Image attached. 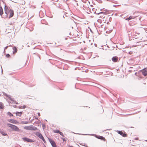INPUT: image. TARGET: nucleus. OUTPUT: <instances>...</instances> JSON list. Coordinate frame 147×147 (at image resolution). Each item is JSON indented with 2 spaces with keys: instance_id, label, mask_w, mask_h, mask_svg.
Returning <instances> with one entry per match:
<instances>
[{
  "instance_id": "obj_1",
  "label": "nucleus",
  "mask_w": 147,
  "mask_h": 147,
  "mask_svg": "<svg viewBox=\"0 0 147 147\" xmlns=\"http://www.w3.org/2000/svg\"><path fill=\"white\" fill-rule=\"evenodd\" d=\"M4 9L5 13L6 15L3 18H7L8 16H9V18L13 16L14 15V12L12 10L8 8L7 6H5Z\"/></svg>"
},
{
  "instance_id": "obj_2",
  "label": "nucleus",
  "mask_w": 147,
  "mask_h": 147,
  "mask_svg": "<svg viewBox=\"0 0 147 147\" xmlns=\"http://www.w3.org/2000/svg\"><path fill=\"white\" fill-rule=\"evenodd\" d=\"M7 126L10 127L12 130L17 132L20 131V129L16 126L10 123L7 124Z\"/></svg>"
},
{
  "instance_id": "obj_3",
  "label": "nucleus",
  "mask_w": 147,
  "mask_h": 147,
  "mask_svg": "<svg viewBox=\"0 0 147 147\" xmlns=\"http://www.w3.org/2000/svg\"><path fill=\"white\" fill-rule=\"evenodd\" d=\"M24 129L27 130H35L37 129V128L35 127H34L32 125H30L28 126H25Z\"/></svg>"
},
{
  "instance_id": "obj_4",
  "label": "nucleus",
  "mask_w": 147,
  "mask_h": 147,
  "mask_svg": "<svg viewBox=\"0 0 147 147\" xmlns=\"http://www.w3.org/2000/svg\"><path fill=\"white\" fill-rule=\"evenodd\" d=\"M35 134L37 136L39 137L40 138L42 139L44 143H46V141L45 140L42 134L38 132H36Z\"/></svg>"
},
{
  "instance_id": "obj_5",
  "label": "nucleus",
  "mask_w": 147,
  "mask_h": 147,
  "mask_svg": "<svg viewBox=\"0 0 147 147\" xmlns=\"http://www.w3.org/2000/svg\"><path fill=\"white\" fill-rule=\"evenodd\" d=\"M22 139L24 142H34V140L26 137L23 138H22Z\"/></svg>"
},
{
  "instance_id": "obj_6",
  "label": "nucleus",
  "mask_w": 147,
  "mask_h": 147,
  "mask_svg": "<svg viewBox=\"0 0 147 147\" xmlns=\"http://www.w3.org/2000/svg\"><path fill=\"white\" fill-rule=\"evenodd\" d=\"M49 142L51 143L53 147H57V145L54 141L50 138H49Z\"/></svg>"
},
{
  "instance_id": "obj_7",
  "label": "nucleus",
  "mask_w": 147,
  "mask_h": 147,
  "mask_svg": "<svg viewBox=\"0 0 147 147\" xmlns=\"http://www.w3.org/2000/svg\"><path fill=\"white\" fill-rule=\"evenodd\" d=\"M8 121L11 123L18 124L19 123V122L16 120L13 119H9Z\"/></svg>"
},
{
  "instance_id": "obj_8",
  "label": "nucleus",
  "mask_w": 147,
  "mask_h": 147,
  "mask_svg": "<svg viewBox=\"0 0 147 147\" xmlns=\"http://www.w3.org/2000/svg\"><path fill=\"white\" fill-rule=\"evenodd\" d=\"M142 74L144 76L147 75V70L146 69H144L140 71Z\"/></svg>"
},
{
  "instance_id": "obj_9",
  "label": "nucleus",
  "mask_w": 147,
  "mask_h": 147,
  "mask_svg": "<svg viewBox=\"0 0 147 147\" xmlns=\"http://www.w3.org/2000/svg\"><path fill=\"white\" fill-rule=\"evenodd\" d=\"M135 74L138 77L140 78H143L142 76V75L140 71L139 72H136L135 73Z\"/></svg>"
},
{
  "instance_id": "obj_10",
  "label": "nucleus",
  "mask_w": 147,
  "mask_h": 147,
  "mask_svg": "<svg viewBox=\"0 0 147 147\" xmlns=\"http://www.w3.org/2000/svg\"><path fill=\"white\" fill-rule=\"evenodd\" d=\"M95 137L98 139H101L104 141H105L106 140L105 138L102 136L95 135Z\"/></svg>"
},
{
  "instance_id": "obj_11",
  "label": "nucleus",
  "mask_w": 147,
  "mask_h": 147,
  "mask_svg": "<svg viewBox=\"0 0 147 147\" xmlns=\"http://www.w3.org/2000/svg\"><path fill=\"white\" fill-rule=\"evenodd\" d=\"M53 132H54L55 133H59L60 134V135H61L63 136V133L60 131L59 130H53Z\"/></svg>"
},
{
  "instance_id": "obj_12",
  "label": "nucleus",
  "mask_w": 147,
  "mask_h": 147,
  "mask_svg": "<svg viewBox=\"0 0 147 147\" xmlns=\"http://www.w3.org/2000/svg\"><path fill=\"white\" fill-rule=\"evenodd\" d=\"M118 59V58L117 56H115L112 58V60L114 62H117Z\"/></svg>"
},
{
  "instance_id": "obj_13",
  "label": "nucleus",
  "mask_w": 147,
  "mask_h": 147,
  "mask_svg": "<svg viewBox=\"0 0 147 147\" xmlns=\"http://www.w3.org/2000/svg\"><path fill=\"white\" fill-rule=\"evenodd\" d=\"M136 17L130 16L129 18H127L125 20H126L129 21L130 20L135 18Z\"/></svg>"
},
{
  "instance_id": "obj_14",
  "label": "nucleus",
  "mask_w": 147,
  "mask_h": 147,
  "mask_svg": "<svg viewBox=\"0 0 147 147\" xmlns=\"http://www.w3.org/2000/svg\"><path fill=\"white\" fill-rule=\"evenodd\" d=\"M3 8L1 6H0V15L1 16H2L3 14Z\"/></svg>"
},
{
  "instance_id": "obj_15",
  "label": "nucleus",
  "mask_w": 147,
  "mask_h": 147,
  "mask_svg": "<svg viewBox=\"0 0 147 147\" xmlns=\"http://www.w3.org/2000/svg\"><path fill=\"white\" fill-rule=\"evenodd\" d=\"M22 112H17L16 113V114L17 116H20L22 115Z\"/></svg>"
},
{
  "instance_id": "obj_16",
  "label": "nucleus",
  "mask_w": 147,
  "mask_h": 147,
  "mask_svg": "<svg viewBox=\"0 0 147 147\" xmlns=\"http://www.w3.org/2000/svg\"><path fill=\"white\" fill-rule=\"evenodd\" d=\"M0 132L3 136H6L7 135L6 133L3 131H1Z\"/></svg>"
},
{
  "instance_id": "obj_17",
  "label": "nucleus",
  "mask_w": 147,
  "mask_h": 147,
  "mask_svg": "<svg viewBox=\"0 0 147 147\" xmlns=\"http://www.w3.org/2000/svg\"><path fill=\"white\" fill-rule=\"evenodd\" d=\"M3 105L2 102H0V109H3Z\"/></svg>"
},
{
  "instance_id": "obj_18",
  "label": "nucleus",
  "mask_w": 147,
  "mask_h": 147,
  "mask_svg": "<svg viewBox=\"0 0 147 147\" xmlns=\"http://www.w3.org/2000/svg\"><path fill=\"white\" fill-rule=\"evenodd\" d=\"M117 133L120 134L121 135H122L123 134V132L121 131H117Z\"/></svg>"
},
{
  "instance_id": "obj_19",
  "label": "nucleus",
  "mask_w": 147,
  "mask_h": 147,
  "mask_svg": "<svg viewBox=\"0 0 147 147\" xmlns=\"http://www.w3.org/2000/svg\"><path fill=\"white\" fill-rule=\"evenodd\" d=\"M127 134L124 133L123 134H123L122 136L123 137H126L127 136Z\"/></svg>"
},
{
  "instance_id": "obj_20",
  "label": "nucleus",
  "mask_w": 147,
  "mask_h": 147,
  "mask_svg": "<svg viewBox=\"0 0 147 147\" xmlns=\"http://www.w3.org/2000/svg\"><path fill=\"white\" fill-rule=\"evenodd\" d=\"M13 49L14 50V51L13 52V53H16L17 51V49L16 48V47H15L14 49Z\"/></svg>"
},
{
  "instance_id": "obj_21",
  "label": "nucleus",
  "mask_w": 147,
  "mask_h": 147,
  "mask_svg": "<svg viewBox=\"0 0 147 147\" xmlns=\"http://www.w3.org/2000/svg\"><path fill=\"white\" fill-rule=\"evenodd\" d=\"M8 114L10 116H13V115L10 112H9L8 113Z\"/></svg>"
},
{
  "instance_id": "obj_22",
  "label": "nucleus",
  "mask_w": 147,
  "mask_h": 147,
  "mask_svg": "<svg viewBox=\"0 0 147 147\" xmlns=\"http://www.w3.org/2000/svg\"><path fill=\"white\" fill-rule=\"evenodd\" d=\"M6 57H10V55L9 54H7L6 55Z\"/></svg>"
},
{
  "instance_id": "obj_23",
  "label": "nucleus",
  "mask_w": 147,
  "mask_h": 147,
  "mask_svg": "<svg viewBox=\"0 0 147 147\" xmlns=\"http://www.w3.org/2000/svg\"><path fill=\"white\" fill-rule=\"evenodd\" d=\"M38 116H40V113H38Z\"/></svg>"
},
{
  "instance_id": "obj_24",
  "label": "nucleus",
  "mask_w": 147,
  "mask_h": 147,
  "mask_svg": "<svg viewBox=\"0 0 147 147\" xmlns=\"http://www.w3.org/2000/svg\"><path fill=\"white\" fill-rule=\"evenodd\" d=\"M139 138H135V140H138Z\"/></svg>"
},
{
  "instance_id": "obj_25",
  "label": "nucleus",
  "mask_w": 147,
  "mask_h": 147,
  "mask_svg": "<svg viewBox=\"0 0 147 147\" xmlns=\"http://www.w3.org/2000/svg\"><path fill=\"white\" fill-rule=\"evenodd\" d=\"M103 13V12H99V13H97V14H100V13Z\"/></svg>"
},
{
  "instance_id": "obj_26",
  "label": "nucleus",
  "mask_w": 147,
  "mask_h": 147,
  "mask_svg": "<svg viewBox=\"0 0 147 147\" xmlns=\"http://www.w3.org/2000/svg\"><path fill=\"white\" fill-rule=\"evenodd\" d=\"M25 107H26V106H24L23 107V108H24H24H25Z\"/></svg>"
},
{
  "instance_id": "obj_27",
  "label": "nucleus",
  "mask_w": 147,
  "mask_h": 147,
  "mask_svg": "<svg viewBox=\"0 0 147 147\" xmlns=\"http://www.w3.org/2000/svg\"><path fill=\"white\" fill-rule=\"evenodd\" d=\"M10 99L11 100H12V99L11 98H10Z\"/></svg>"
},
{
  "instance_id": "obj_28",
  "label": "nucleus",
  "mask_w": 147,
  "mask_h": 147,
  "mask_svg": "<svg viewBox=\"0 0 147 147\" xmlns=\"http://www.w3.org/2000/svg\"><path fill=\"white\" fill-rule=\"evenodd\" d=\"M68 147H73V146H69Z\"/></svg>"
},
{
  "instance_id": "obj_29",
  "label": "nucleus",
  "mask_w": 147,
  "mask_h": 147,
  "mask_svg": "<svg viewBox=\"0 0 147 147\" xmlns=\"http://www.w3.org/2000/svg\"><path fill=\"white\" fill-rule=\"evenodd\" d=\"M39 59H40V57H39Z\"/></svg>"
},
{
  "instance_id": "obj_30",
  "label": "nucleus",
  "mask_w": 147,
  "mask_h": 147,
  "mask_svg": "<svg viewBox=\"0 0 147 147\" xmlns=\"http://www.w3.org/2000/svg\"><path fill=\"white\" fill-rule=\"evenodd\" d=\"M146 141L147 142V140H146Z\"/></svg>"
}]
</instances>
